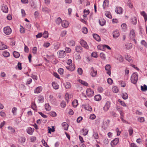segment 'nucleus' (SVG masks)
Returning <instances> with one entry per match:
<instances>
[{
	"label": "nucleus",
	"instance_id": "20e7f679",
	"mask_svg": "<svg viewBox=\"0 0 147 147\" xmlns=\"http://www.w3.org/2000/svg\"><path fill=\"white\" fill-rule=\"evenodd\" d=\"M80 43L81 45L84 48L86 49H89V46L87 45V43L84 40H80Z\"/></svg>",
	"mask_w": 147,
	"mask_h": 147
},
{
	"label": "nucleus",
	"instance_id": "603ef678",
	"mask_svg": "<svg viewBox=\"0 0 147 147\" xmlns=\"http://www.w3.org/2000/svg\"><path fill=\"white\" fill-rule=\"evenodd\" d=\"M61 106L62 108H64L66 106L65 102L64 101H62L61 103Z\"/></svg>",
	"mask_w": 147,
	"mask_h": 147
},
{
	"label": "nucleus",
	"instance_id": "473e14b6",
	"mask_svg": "<svg viewBox=\"0 0 147 147\" xmlns=\"http://www.w3.org/2000/svg\"><path fill=\"white\" fill-rule=\"evenodd\" d=\"M132 23L134 24L135 25L136 24L137 22V19L136 17H134L131 19Z\"/></svg>",
	"mask_w": 147,
	"mask_h": 147
},
{
	"label": "nucleus",
	"instance_id": "1a4fd4ad",
	"mask_svg": "<svg viewBox=\"0 0 147 147\" xmlns=\"http://www.w3.org/2000/svg\"><path fill=\"white\" fill-rule=\"evenodd\" d=\"M1 10L4 13H8V9L7 6L3 4L1 6Z\"/></svg>",
	"mask_w": 147,
	"mask_h": 147
},
{
	"label": "nucleus",
	"instance_id": "39448f33",
	"mask_svg": "<svg viewBox=\"0 0 147 147\" xmlns=\"http://www.w3.org/2000/svg\"><path fill=\"white\" fill-rule=\"evenodd\" d=\"M86 93L87 96L90 97L94 95V91L91 88H88L86 91Z\"/></svg>",
	"mask_w": 147,
	"mask_h": 147
},
{
	"label": "nucleus",
	"instance_id": "49530a36",
	"mask_svg": "<svg viewBox=\"0 0 147 147\" xmlns=\"http://www.w3.org/2000/svg\"><path fill=\"white\" fill-rule=\"evenodd\" d=\"M62 22L61 19L59 17L56 20V24L58 25H59L61 23H62Z\"/></svg>",
	"mask_w": 147,
	"mask_h": 147
},
{
	"label": "nucleus",
	"instance_id": "4d7b16f0",
	"mask_svg": "<svg viewBox=\"0 0 147 147\" xmlns=\"http://www.w3.org/2000/svg\"><path fill=\"white\" fill-rule=\"evenodd\" d=\"M17 109L16 107H13L12 108V112L13 113V115H16V112L17 111Z\"/></svg>",
	"mask_w": 147,
	"mask_h": 147
},
{
	"label": "nucleus",
	"instance_id": "aec40b11",
	"mask_svg": "<svg viewBox=\"0 0 147 147\" xmlns=\"http://www.w3.org/2000/svg\"><path fill=\"white\" fill-rule=\"evenodd\" d=\"M135 36V32L134 30H131L130 32V37L132 39H134Z\"/></svg>",
	"mask_w": 147,
	"mask_h": 147
},
{
	"label": "nucleus",
	"instance_id": "8fccbe9b",
	"mask_svg": "<svg viewBox=\"0 0 147 147\" xmlns=\"http://www.w3.org/2000/svg\"><path fill=\"white\" fill-rule=\"evenodd\" d=\"M100 58L104 60H105L106 59V56L104 53H101L100 54Z\"/></svg>",
	"mask_w": 147,
	"mask_h": 147
},
{
	"label": "nucleus",
	"instance_id": "58836bf2",
	"mask_svg": "<svg viewBox=\"0 0 147 147\" xmlns=\"http://www.w3.org/2000/svg\"><path fill=\"white\" fill-rule=\"evenodd\" d=\"M42 11L45 13H48L50 11V10L48 8L46 7H43L42 8Z\"/></svg>",
	"mask_w": 147,
	"mask_h": 147
},
{
	"label": "nucleus",
	"instance_id": "f03ea898",
	"mask_svg": "<svg viewBox=\"0 0 147 147\" xmlns=\"http://www.w3.org/2000/svg\"><path fill=\"white\" fill-rule=\"evenodd\" d=\"M110 121L107 119L106 121H104L102 125V127L104 129H106L110 123Z\"/></svg>",
	"mask_w": 147,
	"mask_h": 147
},
{
	"label": "nucleus",
	"instance_id": "f8f14e48",
	"mask_svg": "<svg viewBox=\"0 0 147 147\" xmlns=\"http://www.w3.org/2000/svg\"><path fill=\"white\" fill-rule=\"evenodd\" d=\"M76 51L79 53H81L83 51V48L80 46H77L75 47Z\"/></svg>",
	"mask_w": 147,
	"mask_h": 147
},
{
	"label": "nucleus",
	"instance_id": "338daca9",
	"mask_svg": "<svg viewBox=\"0 0 147 147\" xmlns=\"http://www.w3.org/2000/svg\"><path fill=\"white\" fill-rule=\"evenodd\" d=\"M8 129L10 130L11 131V132L12 133H14L15 132V129L11 126H9L8 127Z\"/></svg>",
	"mask_w": 147,
	"mask_h": 147
},
{
	"label": "nucleus",
	"instance_id": "e433bc0d",
	"mask_svg": "<svg viewBox=\"0 0 147 147\" xmlns=\"http://www.w3.org/2000/svg\"><path fill=\"white\" fill-rule=\"evenodd\" d=\"M99 24L101 26H103L105 23L106 21L104 19H101L99 21Z\"/></svg>",
	"mask_w": 147,
	"mask_h": 147
},
{
	"label": "nucleus",
	"instance_id": "37998d69",
	"mask_svg": "<svg viewBox=\"0 0 147 147\" xmlns=\"http://www.w3.org/2000/svg\"><path fill=\"white\" fill-rule=\"evenodd\" d=\"M106 16L109 18H111L112 16L111 14V13L109 11H107L105 13Z\"/></svg>",
	"mask_w": 147,
	"mask_h": 147
},
{
	"label": "nucleus",
	"instance_id": "6ab92c4d",
	"mask_svg": "<svg viewBox=\"0 0 147 147\" xmlns=\"http://www.w3.org/2000/svg\"><path fill=\"white\" fill-rule=\"evenodd\" d=\"M70 71H73L75 69V66L74 64H72L66 67Z\"/></svg>",
	"mask_w": 147,
	"mask_h": 147
},
{
	"label": "nucleus",
	"instance_id": "a211bd4d",
	"mask_svg": "<svg viewBox=\"0 0 147 147\" xmlns=\"http://www.w3.org/2000/svg\"><path fill=\"white\" fill-rule=\"evenodd\" d=\"M115 12L118 14H120L122 13L123 9L121 7H117L115 9Z\"/></svg>",
	"mask_w": 147,
	"mask_h": 147
},
{
	"label": "nucleus",
	"instance_id": "680f3d73",
	"mask_svg": "<svg viewBox=\"0 0 147 147\" xmlns=\"http://www.w3.org/2000/svg\"><path fill=\"white\" fill-rule=\"evenodd\" d=\"M69 45L71 46H74L75 45V42L73 40H71L69 42Z\"/></svg>",
	"mask_w": 147,
	"mask_h": 147
},
{
	"label": "nucleus",
	"instance_id": "a18cd8bd",
	"mask_svg": "<svg viewBox=\"0 0 147 147\" xmlns=\"http://www.w3.org/2000/svg\"><path fill=\"white\" fill-rule=\"evenodd\" d=\"M82 31L84 34H86L88 32V30L86 27H84L82 28Z\"/></svg>",
	"mask_w": 147,
	"mask_h": 147
},
{
	"label": "nucleus",
	"instance_id": "4c0bfd02",
	"mask_svg": "<svg viewBox=\"0 0 147 147\" xmlns=\"http://www.w3.org/2000/svg\"><path fill=\"white\" fill-rule=\"evenodd\" d=\"M38 100L39 102H43L44 101V98L43 96H39L38 97Z\"/></svg>",
	"mask_w": 147,
	"mask_h": 147
},
{
	"label": "nucleus",
	"instance_id": "4be33fe9",
	"mask_svg": "<svg viewBox=\"0 0 147 147\" xmlns=\"http://www.w3.org/2000/svg\"><path fill=\"white\" fill-rule=\"evenodd\" d=\"M141 15L143 16L144 18L145 22L147 20V14L144 11H141L140 12Z\"/></svg>",
	"mask_w": 147,
	"mask_h": 147
},
{
	"label": "nucleus",
	"instance_id": "bf43d9fd",
	"mask_svg": "<svg viewBox=\"0 0 147 147\" xmlns=\"http://www.w3.org/2000/svg\"><path fill=\"white\" fill-rule=\"evenodd\" d=\"M118 101L122 106L123 107L126 106V105L124 102L122 101L120 99H119Z\"/></svg>",
	"mask_w": 147,
	"mask_h": 147
},
{
	"label": "nucleus",
	"instance_id": "423d86ee",
	"mask_svg": "<svg viewBox=\"0 0 147 147\" xmlns=\"http://www.w3.org/2000/svg\"><path fill=\"white\" fill-rule=\"evenodd\" d=\"M119 139L116 138L112 141L111 143V145L112 147H114L118 143Z\"/></svg>",
	"mask_w": 147,
	"mask_h": 147
},
{
	"label": "nucleus",
	"instance_id": "ea45409f",
	"mask_svg": "<svg viewBox=\"0 0 147 147\" xmlns=\"http://www.w3.org/2000/svg\"><path fill=\"white\" fill-rule=\"evenodd\" d=\"M132 47V44L130 43L128 45H125V49H131Z\"/></svg>",
	"mask_w": 147,
	"mask_h": 147
},
{
	"label": "nucleus",
	"instance_id": "4468645a",
	"mask_svg": "<svg viewBox=\"0 0 147 147\" xmlns=\"http://www.w3.org/2000/svg\"><path fill=\"white\" fill-rule=\"evenodd\" d=\"M61 25L63 27L66 28L68 27L69 23L67 21L63 20L62 22Z\"/></svg>",
	"mask_w": 147,
	"mask_h": 147
},
{
	"label": "nucleus",
	"instance_id": "f704fd0d",
	"mask_svg": "<svg viewBox=\"0 0 147 147\" xmlns=\"http://www.w3.org/2000/svg\"><path fill=\"white\" fill-rule=\"evenodd\" d=\"M78 81L80 83L85 86H87L88 85L87 82L81 80H79Z\"/></svg>",
	"mask_w": 147,
	"mask_h": 147
},
{
	"label": "nucleus",
	"instance_id": "13d9d810",
	"mask_svg": "<svg viewBox=\"0 0 147 147\" xmlns=\"http://www.w3.org/2000/svg\"><path fill=\"white\" fill-rule=\"evenodd\" d=\"M138 121L140 122H143L144 121V117H139L138 118Z\"/></svg>",
	"mask_w": 147,
	"mask_h": 147
},
{
	"label": "nucleus",
	"instance_id": "bb28decb",
	"mask_svg": "<svg viewBox=\"0 0 147 147\" xmlns=\"http://www.w3.org/2000/svg\"><path fill=\"white\" fill-rule=\"evenodd\" d=\"M13 55L14 57L16 58H19L20 56L19 53L16 51H14L13 52Z\"/></svg>",
	"mask_w": 147,
	"mask_h": 147
},
{
	"label": "nucleus",
	"instance_id": "0eeeda50",
	"mask_svg": "<svg viewBox=\"0 0 147 147\" xmlns=\"http://www.w3.org/2000/svg\"><path fill=\"white\" fill-rule=\"evenodd\" d=\"M58 57L60 58H63L66 55V53L64 51H59L58 52Z\"/></svg>",
	"mask_w": 147,
	"mask_h": 147
},
{
	"label": "nucleus",
	"instance_id": "ddd939ff",
	"mask_svg": "<svg viewBox=\"0 0 147 147\" xmlns=\"http://www.w3.org/2000/svg\"><path fill=\"white\" fill-rule=\"evenodd\" d=\"M109 1L108 0H105L103 4V7L104 9H105L108 7Z\"/></svg>",
	"mask_w": 147,
	"mask_h": 147
},
{
	"label": "nucleus",
	"instance_id": "7ed1b4c3",
	"mask_svg": "<svg viewBox=\"0 0 147 147\" xmlns=\"http://www.w3.org/2000/svg\"><path fill=\"white\" fill-rule=\"evenodd\" d=\"M3 32L5 34L9 35L11 33L12 30L9 26H7L4 28Z\"/></svg>",
	"mask_w": 147,
	"mask_h": 147
},
{
	"label": "nucleus",
	"instance_id": "7c9ffc66",
	"mask_svg": "<svg viewBox=\"0 0 147 147\" xmlns=\"http://www.w3.org/2000/svg\"><path fill=\"white\" fill-rule=\"evenodd\" d=\"M84 14L83 15V16L84 17H86V16L89 13L90 11L89 10H86L85 9L84 11Z\"/></svg>",
	"mask_w": 147,
	"mask_h": 147
},
{
	"label": "nucleus",
	"instance_id": "2f4dec72",
	"mask_svg": "<svg viewBox=\"0 0 147 147\" xmlns=\"http://www.w3.org/2000/svg\"><path fill=\"white\" fill-rule=\"evenodd\" d=\"M73 106L74 107H76L78 105V100H74L72 102Z\"/></svg>",
	"mask_w": 147,
	"mask_h": 147
},
{
	"label": "nucleus",
	"instance_id": "b1692460",
	"mask_svg": "<svg viewBox=\"0 0 147 147\" xmlns=\"http://www.w3.org/2000/svg\"><path fill=\"white\" fill-rule=\"evenodd\" d=\"M7 46L2 42L0 43V50H3L6 49Z\"/></svg>",
	"mask_w": 147,
	"mask_h": 147
},
{
	"label": "nucleus",
	"instance_id": "f3484780",
	"mask_svg": "<svg viewBox=\"0 0 147 147\" xmlns=\"http://www.w3.org/2000/svg\"><path fill=\"white\" fill-rule=\"evenodd\" d=\"M115 58L120 62H121L123 61L124 59L122 56L120 55H118L115 57Z\"/></svg>",
	"mask_w": 147,
	"mask_h": 147
},
{
	"label": "nucleus",
	"instance_id": "09e8293b",
	"mask_svg": "<svg viewBox=\"0 0 147 147\" xmlns=\"http://www.w3.org/2000/svg\"><path fill=\"white\" fill-rule=\"evenodd\" d=\"M141 43L146 48H147V44L146 42L144 40H142L141 42Z\"/></svg>",
	"mask_w": 147,
	"mask_h": 147
},
{
	"label": "nucleus",
	"instance_id": "5fc2aeb1",
	"mask_svg": "<svg viewBox=\"0 0 147 147\" xmlns=\"http://www.w3.org/2000/svg\"><path fill=\"white\" fill-rule=\"evenodd\" d=\"M127 25L125 23L122 24L121 26V29L123 30H125L127 28Z\"/></svg>",
	"mask_w": 147,
	"mask_h": 147
},
{
	"label": "nucleus",
	"instance_id": "a878e982",
	"mask_svg": "<svg viewBox=\"0 0 147 147\" xmlns=\"http://www.w3.org/2000/svg\"><path fill=\"white\" fill-rule=\"evenodd\" d=\"M121 96L123 99L126 100L128 98V95L127 94L126 92H124L122 93Z\"/></svg>",
	"mask_w": 147,
	"mask_h": 147
},
{
	"label": "nucleus",
	"instance_id": "c9c22d12",
	"mask_svg": "<svg viewBox=\"0 0 147 147\" xmlns=\"http://www.w3.org/2000/svg\"><path fill=\"white\" fill-rule=\"evenodd\" d=\"M3 55L5 57H8L10 55L9 53L6 51H4L3 52Z\"/></svg>",
	"mask_w": 147,
	"mask_h": 147
},
{
	"label": "nucleus",
	"instance_id": "052dcab7",
	"mask_svg": "<svg viewBox=\"0 0 147 147\" xmlns=\"http://www.w3.org/2000/svg\"><path fill=\"white\" fill-rule=\"evenodd\" d=\"M67 34V31L65 30H64L62 31L60 35V36L62 37L64 36Z\"/></svg>",
	"mask_w": 147,
	"mask_h": 147
},
{
	"label": "nucleus",
	"instance_id": "de8ad7c7",
	"mask_svg": "<svg viewBox=\"0 0 147 147\" xmlns=\"http://www.w3.org/2000/svg\"><path fill=\"white\" fill-rule=\"evenodd\" d=\"M65 87L67 89L71 87V85L70 82H67L65 84Z\"/></svg>",
	"mask_w": 147,
	"mask_h": 147
},
{
	"label": "nucleus",
	"instance_id": "cd10ccee",
	"mask_svg": "<svg viewBox=\"0 0 147 147\" xmlns=\"http://www.w3.org/2000/svg\"><path fill=\"white\" fill-rule=\"evenodd\" d=\"M101 99V97L99 94L96 95L94 97V100L97 101H100Z\"/></svg>",
	"mask_w": 147,
	"mask_h": 147
},
{
	"label": "nucleus",
	"instance_id": "412c9836",
	"mask_svg": "<svg viewBox=\"0 0 147 147\" xmlns=\"http://www.w3.org/2000/svg\"><path fill=\"white\" fill-rule=\"evenodd\" d=\"M62 125L63 128L65 130H67L68 127V125L66 122H64L62 124Z\"/></svg>",
	"mask_w": 147,
	"mask_h": 147
},
{
	"label": "nucleus",
	"instance_id": "5701e85b",
	"mask_svg": "<svg viewBox=\"0 0 147 147\" xmlns=\"http://www.w3.org/2000/svg\"><path fill=\"white\" fill-rule=\"evenodd\" d=\"M52 84L53 88L55 89H58L59 88V85L55 82H53Z\"/></svg>",
	"mask_w": 147,
	"mask_h": 147
},
{
	"label": "nucleus",
	"instance_id": "e2e57ef3",
	"mask_svg": "<svg viewBox=\"0 0 147 147\" xmlns=\"http://www.w3.org/2000/svg\"><path fill=\"white\" fill-rule=\"evenodd\" d=\"M37 51V48L36 47H34L32 49V52L34 54H36Z\"/></svg>",
	"mask_w": 147,
	"mask_h": 147
},
{
	"label": "nucleus",
	"instance_id": "a19ab883",
	"mask_svg": "<svg viewBox=\"0 0 147 147\" xmlns=\"http://www.w3.org/2000/svg\"><path fill=\"white\" fill-rule=\"evenodd\" d=\"M112 90L114 93H116L118 92L119 90L117 87L114 86L112 88Z\"/></svg>",
	"mask_w": 147,
	"mask_h": 147
},
{
	"label": "nucleus",
	"instance_id": "9b49d317",
	"mask_svg": "<svg viewBox=\"0 0 147 147\" xmlns=\"http://www.w3.org/2000/svg\"><path fill=\"white\" fill-rule=\"evenodd\" d=\"M111 105V102L109 101L106 102L105 106L103 107V109L105 111H107L109 109Z\"/></svg>",
	"mask_w": 147,
	"mask_h": 147
},
{
	"label": "nucleus",
	"instance_id": "6e6d98bb",
	"mask_svg": "<svg viewBox=\"0 0 147 147\" xmlns=\"http://www.w3.org/2000/svg\"><path fill=\"white\" fill-rule=\"evenodd\" d=\"M50 115L53 117H55L57 116L56 113L54 111H51L49 112Z\"/></svg>",
	"mask_w": 147,
	"mask_h": 147
},
{
	"label": "nucleus",
	"instance_id": "79ce46f5",
	"mask_svg": "<svg viewBox=\"0 0 147 147\" xmlns=\"http://www.w3.org/2000/svg\"><path fill=\"white\" fill-rule=\"evenodd\" d=\"M141 90L143 91H145L147 90V86L146 85H144V86H141Z\"/></svg>",
	"mask_w": 147,
	"mask_h": 147
},
{
	"label": "nucleus",
	"instance_id": "393cba45",
	"mask_svg": "<svg viewBox=\"0 0 147 147\" xmlns=\"http://www.w3.org/2000/svg\"><path fill=\"white\" fill-rule=\"evenodd\" d=\"M93 37L97 41H100V37L99 36L96 34H93Z\"/></svg>",
	"mask_w": 147,
	"mask_h": 147
},
{
	"label": "nucleus",
	"instance_id": "72a5a7b5",
	"mask_svg": "<svg viewBox=\"0 0 147 147\" xmlns=\"http://www.w3.org/2000/svg\"><path fill=\"white\" fill-rule=\"evenodd\" d=\"M97 48L99 50L103 51L105 50L104 45H98L97 46Z\"/></svg>",
	"mask_w": 147,
	"mask_h": 147
},
{
	"label": "nucleus",
	"instance_id": "c03bdc74",
	"mask_svg": "<svg viewBox=\"0 0 147 147\" xmlns=\"http://www.w3.org/2000/svg\"><path fill=\"white\" fill-rule=\"evenodd\" d=\"M49 34L47 31H45L43 34V37L45 38H47L48 37Z\"/></svg>",
	"mask_w": 147,
	"mask_h": 147
},
{
	"label": "nucleus",
	"instance_id": "3c124183",
	"mask_svg": "<svg viewBox=\"0 0 147 147\" xmlns=\"http://www.w3.org/2000/svg\"><path fill=\"white\" fill-rule=\"evenodd\" d=\"M41 142L44 146L46 147H49V146L47 144V143L45 142V141L44 140H42Z\"/></svg>",
	"mask_w": 147,
	"mask_h": 147
},
{
	"label": "nucleus",
	"instance_id": "f257e3e1",
	"mask_svg": "<svg viewBox=\"0 0 147 147\" xmlns=\"http://www.w3.org/2000/svg\"><path fill=\"white\" fill-rule=\"evenodd\" d=\"M138 75L137 73H134L131 75V82L134 84H136L138 80Z\"/></svg>",
	"mask_w": 147,
	"mask_h": 147
},
{
	"label": "nucleus",
	"instance_id": "c756f323",
	"mask_svg": "<svg viewBox=\"0 0 147 147\" xmlns=\"http://www.w3.org/2000/svg\"><path fill=\"white\" fill-rule=\"evenodd\" d=\"M88 131L86 129H85L83 128L81 131V132L83 135L85 136L87 135L88 133Z\"/></svg>",
	"mask_w": 147,
	"mask_h": 147
},
{
	"label": "nucleus",
	"instance_id": "2eb2a0df",
	"mask_svg": "<svg viewBox=\"0 0 147 147\" xmlns=\"http://www.w3.org/2000/svg\"><path fill=\"white\" fill-rule=\"evenodd\" d=\"M26 130L28 134L30 135H32L34 131V129L30 127H29L27 128Z\"/></svg>",
	"mask_w": 147,
	"mask_h": 147
},
{
	"label": "nucleus",
	"instance_id": "c85d7f7f",
	"mask_svg": "<svg viewBox=\"0 0 147 147\" xmlns=\"http://www.w3.org/2000/svg\"><path fill=\"white\" fill-rule=\"evenodd\" d=\"M45 109L47 111H49L51 110V107L48 103H46L45 105Z\"/></svg>",
	"mask_w": 147,
	"mask_h": 147
},
{
	"label": "nucleus",
	"instance_id": "6e6552de",
	"mask_svg": "<svg viewBox=\"0 0 147 147\" xmlns=\"http://www.w3.org/2000/svg\"><path fill=\"white\" fill-rule=\"evenodd\" d=\"M120 35V33L118 30H116L114 31L113 32V37L115 38H117L119 37Z\"/></svg>",
	"mask_w": 147,
	"mask_h": 147
},
{
	"label": "nucleus",
	"instance_id": "dca6fc26",
	"mask_svg": "<svg viewBox=\"0 0 147 147\" xmlns=\"http://www.w3.org/2000/svg\"><path fill=\"white\" fill-rule=\"evenodd\" d=\"M42 88L41 86H39L37 87L34 90V93H39L42 91Z\"/></svg>",
	"mask_w": 147,
	"mask_h": 147
},
{
	"label": "nucleus",
	"instance_id": "69168bd1",
	"mask_svg": "<svg viewBox=\"0 0 147 147\" xmlns=\"http://www.w3.org/2000/svg\"><path fill=\"white\" fill-rule=\"evenodd\" d=\"M58 72L59 74L62 75L63 74L64 70L62 68H60L59 69Z\"/></svg>",
	"mask_w": 147,
	"mask_h": 147
},
{
	"label": "nucleus",
	"instance_id": "774afa93",
	"mask_svg": "<svg viewBox=\"0 0 147 147\" xmlns=\"http://www.w3.org/2000/svg\"><path fill=\"white\" fill-rule=\"evenodd\" d=\"M97 74V71H94V70L93 71H92L91 72V74L92 77H95L96 75Z\"/></svg>",
	"mask_w": 147,
	"mask_h": 147
},
{
	"label": "nucleus",
	"instance_id": "0e129e2a",
	"mask_svg": "<svg viewBox=\"0 0 147 147\" xmlns=\"http://www.w3.org/2000/svg\"><path fill=\"white\" fill-rule=\"evenodd\" d=\"M78 72L79 75H82V74L83 71L81 68H79L78 69Z\"/></svg>",
	"mask_w": 147,
	"mask_h": 147
},
{
	"label": "nucleus",
	"instance_id": "864d4df0",
	"mask_svg": "<svg viewBox=\"0 0 147 147\" xmlns=\"http://www.w3.org/2000/svg\"><path fill=\"white\" fill-rule=\"evenodd\" d=\"M93 136L95 139H97L99 137V136L98 133L96 132H94L93 135Z\"/></svg>",
	"mask_w": 147,
	"mask_h": 147
},
{
	"label": "nucleus",
	"instance_id": "9d476101",
	"mask_svg": "<svg viewBox=\"0 0 147 147\" xmlns=\"http://www.w3.org/2000/svg\"><path fill=\"white\" fill-rule=\"evenodd\" d=\"M105 69L107 71V73L109 75V76H111V71L110 69L111 68V65H107L105 66Z\"/></svg>",
	"mask_w": 147,
	"mask_h": 147
}]
</instances>
